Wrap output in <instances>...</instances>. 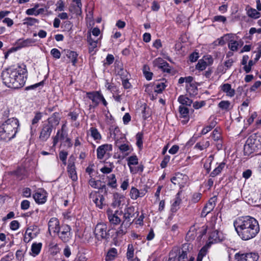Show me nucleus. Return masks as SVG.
Returning <instances> with one entry per match:
<instances>
[{
    "mask_svg": "<svg viewBox=\"0 0 261 261\" xmlns=\"http://www.w3.org/2000/svg\"><path fill=\"white\" fill-rule=\"evenodd\" d=\"M27 69L25 65H16L3 70L1 73L3 83L13 89L22 87L26 82Z\"/></svg>",
    "mask_w": 261,
    "mask_h": 261,
    "instance_id": "1",
    "label": "nucleus"
},
{
    "mask_svg": "<svg viewBox=\"0 0 261 261\" xmlns=\"http://www.w3.org/2000/svg\"><path fill=\"white\" fill-rule=\"evenodd\" d=\"M233 226L238 235L244 241L255 238L260 230L257 220L249 216L238 217L233 221Z\"/></svg>",
    "mask_w": 261,
    "mask_h": 261,
    "instance_id": "2",
    "label": "nucleus"
},
{
    "mask_svg": "<svg viewBox=\"0 0 261 261\" xmlns=\"http://www.w3.org/2000/svg\"><path fill=\"white\" fill-rule=\"evenodd\" d=\"M19 125V121L16 118L8 119L0 126L1 139L8 141L14 138Z\"/></svg>",
    "mask_w": 261,
    "mask_h": 261,
    "instance_id": "3",
    "label": "nucleus"
},
{
    "mask_svg": "<svg viewBox=\"0 0 261 261\" xmlns=\"http://www.w3.org/2000/svg\"><path fill=\"white\" fill-rule=\"evenodd\" d=\"M94 233L95 239L98 241L107 240L109 237V230L108 229L107 224L103 222L96 224Z\"/></svg>",
    "mask_w": 261,
    "mask_h": 261,
    "instance_id": "4",
    "label": "nucleus"
},
{
    "mask_svg": "<svg viewBox=\"0 0 261 261\" xmlns=\"http://www.w3.org/2000/svg\"><path fill=\"white\" fill-rule=\"evenodd\" d=\"M54 128L49 123H44L40 129L39 136L38 138L40 142H46L50 137Z\"/></svg>",
    "mask_w": 261,
    "mask_h": 261,
    "instance_id": "5",
    "label": "nucleus"
},
{
    "mask_svg": "<svg viewBox=\"0 0 261 261\" xmlns=\"http://www.w3.org/2000/svg\"><path fill=\"white\" fill-rule=\"evenodd\" d=\"M71 228L67 224H63L60 227L59 232H57L59 238L64 243L70 241L72 238Z\"/></svg>",
    "mask_w": 261,
    "mask_h": 261,
    "instance_id": "6",
    "label": "nucleus"
},
{
    "mask_svg": "<svg viewBox=\"0 0 261 261\" xmlns=\"http://www.w3.org/2000/svg\"><path fill=\"white\" fill-rule=\"evenodd\" d=\"M122 214V211H119L116 210L113 212L111 209H108L107 211V215L108 220L112 225H117L120 223L121 220L119 217Z\"/></svg>",
    "mask_w": 261,
    "mask_h": 261,
    "instance_id": "7",
    "label": "nucleus"
},
{
    "mask_svg": "<svg viewBox=\"0 0 261 261\" xmlns=\"http://www.w3.org/2000/svg\"><path fill=\"white\" fill-rule=\"evenodd\" d=\"M135 211V209L133 206L126 207L124 210V212H122L123 218L122 222H125V223L128 225L132 224L133 221V220L132 221V219L136 217Z\"/></svg>",
    "mask_w": 261,
    "mask_h": 261,
    "instance_id": "8",
    "label": "nucleus"
},
{
    "mask_svg": "<svg viewBox=\"0 0 261 261\" xmlns=\"http://www.w3.org/2000/svg\"><path fill=\"white\" fill-rule=\"evenodd\" d=\"M237 261H257L258 255L255 253H240L235 254Z\"/></svg>",
    "mask_w": 261,
    "mask_h": 261,
    "instance_id": "9",
    "label": "nucleus"
},
{
    "mask_svg": "<svg viewBox=\"0 0 261 261\" xmlns=\"http://www.w3.org/2000/svg\"><path fill=\"white\" fill-rule=\"evenodd\" d=\"M153 64L155 66L161 69L163 72L170 73L171 67L169 64L161 58H158L153 61Z\"/></svg>",
    "mask_w": 261,
    "mask_h": 261,
    "instance_id": "10",
    "label": "nucleus"
},
{
    "mask_svg": "<svg viewBox=\"0 0 261 261\" xmlns=\"http://www.w3.org/2000/svg\"><path fill=\"white\" fill-rule=\"evenodd\" d=\"M48 232L51 234V231L54 233L59 232L60 230L59 220L55 217L51 218L48 223Z\"/></svg>",
    "mask_w": 261,
    "mask_h": 261,
    "instance_id": "11",
    "label": "nucleus"
},
{
    "mask_svg": "<svg viewBox=\"0 0 261 261\" xmlns=\"http://www.w3.org/2000/svg\"><path fill=\"white\" fill-rule=\"evenodd\" d=\"M216 198L215 197L211 198L208 202L203 207L201 213V217H205L214 208L216 205Z\"/></svg>",
    "mask_w": 261,
    "mask_h": 261,
    "instance_id": "12",
    "label": "nucleus"
},
{
    "mask_svg": "<svg viewBox=\"0 0 261 261\" xmlns=\"http://www.w3.org/2000/svg\"><path fill=\"white\" fill-rule=\"evenodd\" d=\"M246 141L257 150L261 147V137L256 134L251 135Z\"/></svg>",
    "mask_w": 261,
    "mask_h": 261,
    "instance_id": "13",
    "label": "nucleus"
},
{
    "mask_svg": "<svg viewBox=\"0 0 261 261\" xmlns=\"http://www.w3.org/2000/svg\"><path fill=\"white\" fill-rule=\"evenodd\" d=\"M87 97L92 100L94 105H90V109L91 108H94L97 107L100 101V97L101 93L98 91H94L92 92L87 93Z\"/></svg>",
    "mask_w": 261,
    "mask_h": 261,
    "instance_id": "14",
    "label": "nucleus"
},
{
    "mask_svg": "<svg viewBox=\"0 0 261 261\" xmlns=\"http://www.w3.org/2000/svg\"><path fill=\"white\" fill-rule=\"evenodd\" d=\"M112 150V145L111 144H103L99 146L97 149V156L98 159H103L104 155L107 151Z\"/></svg>",
    "mask_w": 261,
    "mask_h": 261,
    "instance_id": "15",
    "label": "nucleus"
},
{
    "mask_svg": "<svg viewBox=\"0 0 261 261\" xmlns=\"http://www.w3.org/2000/svg\"><path fill=\"white\" fill-rule=\"evenodd\" d=\"M74 4H71L69 11L77 15L82 14V4L81 0H72Z\"/></svg>",
    "mask_w": 261,
    "mask_h": 261,
    "instance_id": "16",
    "label": "nucleus"
},
{
    "mask_svg": "<svg viewBox=\"0 0 261 261\" xmlns=\"http://www.w3.org/2000/svg\"><path fill=\"white\" fill-rule=\"evenodd\" d=\"M67 171L69 177L73 180L76 181L77 179V176L75 170L74 163L69 160L67 166Z\"/></svg>",
    "mask_w": 261,
    "mask_h": 261,
    "instance_id": "17",
    "label": "nucleus"
},
{
    "mask_svg": "<svg viewBox=\"0 0 261 261\" xmlns=\"http://www.w3.org/2000/svg\"><path fill=\"white\" fill-rule=\"evenodd\" d=\"M37 40L33 38L26 39H20L17 41V45L19 48L32 46L35 44Z\"/></svg>",
    "mask_w": 261,
    "mask_h": 261,
    "instance_id": "18",
    "label": "nucleus"
},
{
    "mask_svg": "<svg viewBox=\"0 0 261 261\" xmlns=\"http://www.w3.org/2000/svg\"><path fill=\"white\" fill-rule=\"evenodd\" d=\"M221 91L225 93L226 96L232 97L235 94V90L231 88V85L228 83L222 84L220 87Z\"/></svg>",
    "mask_w": 261,
    "mask_h": 261,
    "instance_id": "19",
    "label": "nucleus"
},
{
    "mask_svg": "<svg viewBox=\"0 0 261 261\" xmlns=\"http://www.w3.org/2000/svg\"><path fill=\"white\" fill-rule=\"evenodd\" d=\"M212 137L215 141L217 142V147L218 149L222 148L221 135L220 129L216 128L213 132Z\"/></svg>",
    "mask_w": 261,
    "mask_h": 261,
    "instance_id": "20",
    "label": "nucleus"
},
{
    "mask_svg": "<svg viewBox=\"0 0 261 261\" xmlns=\"http://www.w3.org/2000/svg\"><path fill=\"white\" fill-rule=\"evenodd\" d=\"M67 136V134L65 130L61 129L58 130L56 135L53 138V146H55L59 140H64Z\"/></svg>",
    "mask_w": 261,
    "mask_h": 261,
    "instance_id": "21",
    "label": "nucleus"
},
{
    "mask_svg": "<svg viewBox=\"0 0 261 261\" xmlns=\"http://www.w3.org/2000/svg\"><path fill=\"white\" fill-rule=\"evenodd\" d=\"M33 198L35 201L40 204H42L46 201V193L44 191L37 192L33 195Z\"/></svg>",
    "mask_w": 261,
    "mask_h": 261,
    "instance_id": "22",
    "label": "nucleus"
},
{
    "mask_svg": "<svg viewBox=\"0 0 261 261\" xmlns=\"http://www.w3.org/2000/svg\"><path fill=\"white\" fill-rule=\"evenodd\" d=\"M38 232H33V229L31 227H29L25 231V235L23 238V241L25 243H29L32 239L36 237L37 235Z\"/></svg>",
    "mask_w": 261,
    "mask_h": 261,
    "instance_id": "23",
    "label": "nucleus"
},
{
    "mask_svg": "<svg viewBox=\"0 0 261 261\" xmlns=\"http://www.w3.org/2000/svg\"><path fill=\"white\" fill-rule=\"evenodd\" d=\"M38 4L35 5L34 7L28 9L26 11V14L29 15L37 16L40 14L43 13L44 12V9L43 8L38 9Z\"/></svg>",
    "mask_w": 261,
    "mask_h": 261,
    "instance_id": "24",
    "label": "nucleus"
},
{
    "mask_svg": "<svg viewBox=\"0 0 261 261\" xmlns=\"http://www.w3.org/2000/svg\"><path fill=\"white\" fill-rule=\"evenodd\" d=\"M60 118L59 115V113H54L50 117L47 119V121L46 123H49L51 124L53 128L55 126L57 125L59 123Z\"/></svg>",
    "mask_w": 261,
    "mask_h": 261,
    "instance_id": "25",
    "label": "nucleus"
},
{
    "mask_svg": "<svg viewBox=\"0 0 261 261\" xmlns=\"http://www.w3.org/2000/svg\"><path fill=\"white\" fill-rule=\"evenodd\" d=\"M180 192H178V193L176 195V197L174 200V202H173L171 211L173 213L176 212L179 208V206L181 203V200L179 197Z\"/></svg>",
    "mask_w": 261,
    "mask_h": 261,
    "instance_id": "26",
    "label": "nucleus"
},
{
    "mask_svg": "<svg viewBox=\"0 0 261 261\" xmlns=\"http://www.w3.org/2000/svg\"><path fill=\"white\" fill-rule=\"evenodd\" d=\"M117 255V250L115 248H111L107 253L105 257L106 261H112Z\"/></svg>",
    "mask_w": 261,
    "mask_h": 261,
    "instance_id": "27",
    "label": "nucleus"
},
{
    "mask_svg": "<svg viewBox=\"0 0 261 261\" xmlns=\"http://www.w3.org/2000/svg\"><path fill=\"white\" fill-rule=\"evenodd\" d=\"M88 134L91 136L94 140H100L101 139V135L95 127H91L88 131Z\"/></svg>",
    "mask_w": 261,
    "mask_h": 261,
    "instance_id": "28",
    "label": "nucleus"
},
{
    "mask_svg": "<svg viewBox=\"0 0 261 261\" xmlns=\"http://www.w3.org/2000/svg\"><path fill=\"white\" fill-rule=\"evenodd\" d=\"M42 244L41 243H34L32 245L31 254L33 256H36L40 252Z\"/></svg>",
    "mask_w": 261,
    "mask_h": 261,
    "instance_id": "29",
    "label": "nucleus"
},
{
    "mask_svg": "<svg viewBox=\"0 0 261 261\" xmlns=\"http://www.w3.org/2000/svg\"><path fill=\"white\" fill-rule=\"evenodd\" d=\"M66 56L70 60L72 64L74 66L77 63L78 54L74 51L68 50L66 52Z\"/></svg>",
    "mask_w": 261,
    "mask_h": 261,
    "instance_id": "30",
    "label": "nucleus"
},
{
    "mask_svg": "<svg viewBox=\"0 0 261 261\" xmlns=\"http://www.w3.org/2000/svg\"><path fill=\"white\" fill-rule=\"evenodd\" d=\"M114 165L112 162H107L106 165L100 169V171L103 174H109L112 172Z\"/></svg>",
    "mask_w": 261,
    "mask_h": 261,
    "instance_id": "31",
    "label": "nucleus"
},
{
    "mask_svg": "<svg viewBox=\"0 0 261 261\" xmlns=\"http://www.w3.org/2000/svg\"><path fill=\"white\" fill-rule=\"evenodd\" d=\"M197 233L194 226H191L187 232L186 239L187 241H191L195 238Z\"/></svg>",
    "mask_w": 261,
    "mask_h": 261,
    "instance_id": "32",
    "label": "nucleus"
},
{
    "mask_svg": "<svg viewBox=\"0 0 261 261\" xmlns=\"http://www.w3.org/2000/svg\"><path fill=\"white\" fill-rule=\"evenodd\" d=\"M243 42L241 40L239 41L237 40H233L228 44V47L229 49L232 51H237L239 46H242Z\"/></svg>",
    "mask_w": 261,
    "mask_h": 261,
    "instance_id": "33",
    "label": "nucleus"
},
{
    "mask_svg": "<svg viewBox=\"0 0 261 261\" xmlns=\"http://www.w3.org/2000/svg\"><path fill=\"white\" fill-rule=\"evenodd\" d=\"M178 101L182 106H190L192 103V100L185 95H180L178 98Z\"/></svg>",
    "mask_w": 261,
    "mask_h": 261,
    "instance_id": "34",
    "label": "nucleus"
},
{
    "mask_svg": "<svg viewBox=\"0 0 261 261\" xmlns=\"http://www.w3.org/2000/svg\"><path fill=\"white\" fill-rule=\"evenodd\" d=\"M225 166V163L224 162L220 163L219 165L211 173L210 176L212 177H214L219 175L224 168Z\"/></svg>",
    "mask_w": 261,
    "mask_h": 261,
    "instance_id": "35",
    "label": "nucleus"
},
{
    "mask_svg": "<svg viewBox=\"0 0 261 261\" xmlns=\"http://www.w3.org/2000/svg\"><path fill=\"white\" fill-rule=\"evenodd\" d=\"M105 198L102 195H98L96 196L95 199L93 200L94 202L95 203L96 206L100 209H102L104 205Z\"/></svg>",
    "mask_w": 261,
    "mask_h": 261,
    "instance_id": "36",
    "label": "nucleus"
},
{
    "mask_svg": "<svg viewBox=\"0 0 261 261\" xmlns=\"http://www.w3.org/2000/svg\"><path fill=\"white\" fill-rule=\"evenodd\" d=\"M210 145V143L209 141L203 140L197 143L195 146V148L198 149L200 150H203L208 147Z\"/></svg>",
    "mask_w": 261,
    "mask_h": 261,
    "instance_id": "37",
    "label": "nucleus"
},
{
    "mask_svg": "<svg viewBox=\"0 0 261 261\" xmlns=\"http://www.w3.org/2000/svg\"><path fill=\"white\" fill-rule=\"evenodd\" d=\"M88 42L89 44V50L90 53L93 51L97 46L98 40H94L91 38V34H90L87 38Z\"/></svg>",
    "mask_w": 261,
    "mask_h": 261,
    "instance_id": "38",
    "label": "nucleus"
},
{
    "mask_svg": "<svg viewBox=\"0 0 261 261\" xmlns=\"http://www.w3.org/2000/svg\"><path fill=\"white\" fill-rule=\"evenodd\" d=\"M247 14L249 17L254 19H257L261 16V13L253 8L249 9Z\"/></svg>",
    "mask_w": 261,
    "mask_h": 261,
    "instance_id": "39",
    "label": "nucleus"
},
{
    "mask_svg": "<svg viewBox=\"0 0 261 261\" xmlns=\"http://www.w3.org/2000/svg\"><path fill=\"white\" fill-rule=\"evenodd\" d=\"M257 150L252 145L249 144L246 141L244 146V151L245 155H249L254 151Z\"/></svg>",
    "mask_w": 261,
    "mask_h": 261,
    "instance_id": "40",
    "label": "nucleus"
},
{
    "mask_svg": "<svg viewBox=\"0 0 261 261\" xmlns=\"http://www.w3.org/2000/svg\"><path fill=\"white\" fill-rule=\"evenodd\" d=\"M108 185L113 188H115L117 187V180L116 176L114 174H110L107 177Z\"/></svg>",
    "mask_w": 261,
    "mask_h": 261,
    "instance_id": "41",
    "label": "nucleus"
},
{
    "mask_svg": "<svg viewBox=\"0 0 261 261\" xmlns=\"http://www.w3.org/2000/svg\"><path fill=\"white\" fill-rule=\"evenodd\" d=\"M124 199V196L117 193L114 195V201L113 205L115 207L119 206L121 203L122 201Z\"/></svg>",
    "mask_w": 261,
    "mask_h": 261,
    "instance_id": "42",
    "label": "nucleus"
},
{
    "mask_svg": "<svg viewBox=\"0 0 261 261\" xmlns=\"http://www.w3.org/2000/svg\"><path fill=\"white\" fill-rule=\"evenodd\" d=\"M117 74L119 75L121 80L129 79L130 75L128 72L123 68L120 67L117 68Z\"/></svg>",
    "mask_w": 261,
    "mask_h": 261,
    "instance_id": "43",
    "label": "nucleus"
},
{
    "mask_svg": "<svg viewBox=\"0 0 261 261\" xmlns=\"http://www.w3.org/2000/svg\"><path fill=\"white\" fill-rule=\"evenodd\" d=\"M128 224L125 223V222H122L120 226L118 228L117 231H116V234L118 236H123L127 231V227L129 226Z\"/></svg>",
    "mask_w": 261,
    "mask_h": 261,
    "instance_id": "44",
    "label": "nucleus"
},
{
    "mask_svg": "<svg viewBox=\"0 0 261 261\" xmlns=\"http://www.w3.org/2000/svg\"><path fill=\"white\" fill-rule=\"evenodd\" d=\"M127 165L129 169L132 167L134 165H137L138 164V158L136 155H132L128 157L127 159Z\"/></svg>",
    "mask_w": 261,
    "mask_h": 261,
    "instance_id": "45",
    "label": "nucleus"
},
{
    "mask_svg": "<svg viewBox=\"0 0 261 261\" xmlns=\"http://www.w3.org/2000/svg\"><path fill=\"white\" fill-rule=\"evenodd\" d=\"M144 170V166L143 164H140L137 167H130L129 169L131 173L135 174L137 173L141 174Z\"/></svg>",
    "mask_w": 261,
    "mask_h": 261,
    "instance_id": "46",
    "label": "nucleus"
},
{
    "mask_svg": "<svg viewBox=\"0 0 261 261\" xmlns=\"http://www.w3.org/2000/svg\"><path fill=\"white\" fill-rule=\"evenodd\" d=\"M89 185L95 189H99L100 187V184H101V181L100 180H95L94 178H91L88 182Z\"/></svg>",
    "mask_w": 261,
    "mask_h": 261,
    "instance_id": "47",
    "label": "nucleus"
},
{
    "mask_svg": "<svg viewBox=\"0 0 261 261\" xmlns=\"http://www.w3.org/2000/svg\"><path fill=\"white\" fill-rule=\"evenodd\" d=\"M179 112L181 117H188L189 111L188 108L182 106H180L179 107Z\"/></svg>",
    "mask_w": 261,
    "mask_h": 261,
    "instance_id": "48",
    "label": "nucleus"
},
{
    "mask_svg": "<svg viewBox=\"0 0 261 261\" xmlns=\"http://www.w3.org/2000/svg\"><path fill=\"white\" fill-rule=\"evenodd\" d=\"M213 161V157L211 155L206 160L204 164V168L206 170V173H208L211 169V164Z\"/></svg>",
    "mask_w": 261,
    "mask_h": 261,
    "instance_id": "49",
    "label": "nucleus"
},
{
    "mask_svg": "<svg viewBox=\"0 0 261 261\" xmlns=\"http://www.w3.org/2000/svg\"><path fill=\"white\" fill-rule=\"evenodd\" d=\"M209 239L215 242L220 240V232L217 230L213 231L211 233Z\"/></svg>",
    "mask_w": 261,
    "mask_h": 261,
    "instance_id": "50",
    "label": "nucleus"
},
{
    "mask_svg": "<svg viewBox=\"0 0 261 261\" xmlns=\"http://www.w3.org/2000/svg\"><path fill=\"white\" fill-rule=\"evenodd\" d=\"M218 106L222 110L228 111L230 106V102L228 100H222L219 103Z\"/></svg>",
    "mask_w": 261,
    "mask_h": 261,
    "instance_id": "51",
    "label": "nucleus"
},
{
    "mask_svg": "<svg viewBox=\"0 0 261 261\" xmlns=\"http://www.w3.org/2000/svg\"><path fill=\"white\" fill-rule=\"evenodd\" d=\"M129 195L132 199L136 200L139 197V190L135 187H132Z\"/></svg>",
    "mask_w": 261,
    "mask_h": 261,
    "instance_id": "52",
    "label": "nucleus"
},
{
    "mask_svg": "<svg viewBox=\"0 0 261 261\" xmlns=\"http://www.w3.org/2000/svg\"><path fill=\"white\" fill-rule=\"evenodd\" d=\"M216 125L215 122H212L211 123L205 126L202 130L201 134L202 135H205L209 132H210Z\"/></svg>",
    "mask_w": 261,
    "mask_h": 261,
    "instance_id": "53",
    "label": "nucleus"
},
{
    "mask_svg": "<svg viewBox=\"0 0 261 261\" xmlns=\"http://www.w3.org/2000/svg\"><path fill=\"white\" fill-rule=\"evenodd\" d=\"M39 22V20L35 18L32 17H27L24 19V24H27L28 25H33L36 23H38Z\"/></svg>",
    "mask_w": 261,
    "mask_h": 261,
    "instance_id": "54",
    "label": "nucleus"
},
{
    "mask_svg": "<svg viewBox=\"0 0 261 261\" xmlns=\"http://www.w3.org/2000/svg\"><path fill=\"white\" fill-rule=\"evenodd\" d=\"M207 66V65L206 62L204 61V60H203L202 59L199 60L197 65H196V68L199 70L202 71L204 70Z\"/></svg>",
    "mask_w": 261,
    "mask_h": 261,
    "instance_id": "55",
    "label": "nucleus"
},
{
    "mask_svg": "<svg viewBox=\"0 0 261 261\" xmlns=\"http://www.w3.org/2000/svg\"><path fill=\"white\" fill-rule=\"evenodd\" d=\"M134 248L132 244H129L127 247V251L126 253V257L127 259H130L134 257Z\"/></svg>",
    "mask_w": 261,
    "mask_h": 261,
    "instance_id": "56",
    "label": "nucleus"
},
{
    "mask_svg": "<svg viewBox=\"0 0 261 261\" xmlns=\"http://www.w3.org/2000/svg\"><path fill=\"white\" fill-rule=\"evenodd\" d=\"M137 140V145L139 147L141 148L143 145V134L141 133H138L136 135Z\"/></svg>",
    "mask_w": 261,
    "mask_h": 261,
    "instance_id": "57",
    "label": "nucleus"
},
{
    "mask_svg": "<svg viewBox=\"0 0 261 261\" xmlns=\"http://www.w3.org/2000/svg\"><path fill=\"white\" fill-rule=\"evenodd\" d=\"M202 194L200 193H194L192 196L191 201L192 203H195L198 202L201 198Z\"/></svg>",
    "mask_w": 261,
    "mask_h": 261,
    "instance_id": "58",
    "label": "nucleus"
},
{
    "mask_svg": "<svg viewBox=\"0 0 261 261\" xmlns=\"http://www.w3.org/2000/svg\"><path fill=\"white\" fill-rule=\"evenodd\" d=\"M68 155V152L65 151H61L59 152L60 159L63 162L64 165L66 164V159Z\"/></svg>",
    "mask_w": 261,
    "mask_h": 261,
    "instance_id": "59",
    "label": "nucleus"
},
{
    "mask_svg": "<svg viewBox=\"0 0 261 261\" xmlns=\"http://www.w3.org/2000/svg\"><path fill=\"white\" fill-rule=\"evenodd\" d=\"M187 91L190 94H192L193 95L196 94L197 91H198L197 87H195L194 85H192L191 84H190L189 87L187 86Z\"/></svg>",
    "mask_w": 261,
    "mask_h": 261,
    "instance_id": "60",
    "label": "nucleus"
},
{
    "mask_svg": "<svg viewBox=\"0 0 261 261\" xmlns=\"http://www.w3.org/2000/svg\"><path fill=\"white\" fill-rule=\"evenodd\" d=\"M224 37L225 42L228 41L229 43H230L231 41L235 40L234 38L236 37L237 38V36L232 34H227L224 35Z\"/></svg>",
    "mask_w": 261,
    "mask_h": 261,
    "instance_id": "61",
    "label": "nucleus"
},
{
    "mask_svg": "<svg viewBox=\"0 0 261 261\" xmlns=\"http://www.w3.org/2000/svg\"><path fill=\"white\" fill-rule=\"evenodd\" d=\"M166 86L164 83H161L158 84L154 89V91L158 93H161L165 89Z\"/></svg>",
    "mask_w": 261,
    "mask_h": 261,
    "instance_id": "62",
    "label": "nucleus"
},
{
    "mask_svg": "<svg viewBox=\"0 0 261 261\" xmlns=\"http://www.w3.org/2000/svg\"><path fill=\"white\" fill-rule=\"evenodd\" d=\"M50 54L56 59H59L61 57L60 51L57 48H53L50 51Z\"/></svg>",
    "mask_w": 261,
    "mask_h": 261,
    "instance_id": "63",
    "label": "nucleus"
},
{
    "mask_svg": "<svg viewBox=\"0 0 261 261\" xmlns=\"http://www.w3.org/2000/svg\"><path fill=\"white\" fill-rule=\"evenodd\" d=\"M178 261H186L187 259V253L186 251L182 250L179 252Z\"/></svg>",
    "mask_w": 261,
    "mask_h": 261,
    "instance_id": "64",
    "label": "nucleus"
}]
</instances>
